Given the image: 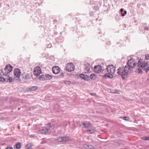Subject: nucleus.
<instances>
[{
  "label": "nucleus",
  "instance_id": "ddd939ff",
  "mask_svg": "<svg viewBox=\"0 0 149 149\" xmlns=\"http://www.w3.org/2000/svg\"><path fill=\"white\" fill-rule=\"evenodd\" d=\"M79 76L81 79L85 80L88 81L90 80L89 77L87 75L84 74H81Z\"/></svg>",
  "mask_w": 149,
  "mask_h": 149
},
{
  "label": "nucleus",
  "instance_id": "473e14b6",
  "mask_svg": "<svg viewBox=\"0 0 149 149\" xmlns=\"http://www.w3.org/2000/svg\"><path fill=\"white\" fill-rule=\"evenodd\" d=\"M143 139L145 140H149V137H144Z\"/></svg>",
  "mask_w": 149,
  "mask_h": 149
},
{
  "label": "nucleus",
  "instance_id": "6ab92c4d",
  "mask_svg": "<svg viewBox=\"0 0 149 149\" xmlns=\"http://www.w3.org/2000/svg\"><path fill=\"white\" fill-rule=\"evenodd\" d=\"M84 147L86 149H94L93 146L90 145H85L84 146Z\"/></svg>",
  "mask_w": 149,
  "mask_h": 149
},
{
  "label": "nucleus",
  "instance_id": "4468645a",
  "mask_svg": "<svg viewBox=\"0 0 149 149\" xmlns=\"http://www.w3.org/2000/svg\"><path fill=\"white\" fill-rule=\"evenodd\" d=\"M50 132H51V130L49 129H42L39 131V133L42 134H46Z\"/></svg>",
  "mask_w": 149,
  "mask_h": 149
},
{
  "label": "nucleus",
  "instance_id": "cd10ccee",
  "mask_svg": "<svg viewBox=\"0 0 149 149\" xmlns=\"http://www.w3.org/2000/svg\"><path fill=\"white\" fill-rule=\"evenodd\" d=\"M21 144L19 143H18L16 145V147L17 149H19L21 148Z\"/></svg>",
  "mask_w": 149,
  "mask_h": 149
},
{
  "label": "nucleus",
  "instance_id": "6e6552de",
  "mask_svg": "<svg viewBox=\"0 0 149 149\" xmlns=\"http://www.w3.org/2000/svg\"><path fill=\"white\" fill-rule=\"evenodd\" d=\"M33 72L34 75L38 76L40 75L41 72L40 68L39 67H36L35 68Z\"/></svg>",
  "mask_w": 149,
  "mask_h": 149
},
{
  "label": "nucleus",
  "instance_id": "20e7f679",
  "mask_svg": "<svg viewBox=\"0 0 149 149\" xmlns=\"http://www.w3.org/2000/svg\"><path fill=\"white\" fill-rule=\"evenodd\" d=\"M14 77L15 78L17 79H15L16 80H18L19 81L20 79H19V78L21 75V72L20 70L18 69H16L14 70Z\"/></svg>",
  "mask_w": 149,
  "mask_h": 149
},
{
  "label": "nucleus",
  "instance_id": "7c9ffc66",
  "mask_svg": "<svg viewBox=\"0 0 149 149\" xmlns=\"http://www.w3.org/2000/svg\"><path fill=\"white\" fill-rule=\"evenodd\" d=\"M5 81V78L0 77V81L3 82Z\"/></svg>",
  "mask_w": 149,
  "mask_h": 149
},
{
  "label": "nucleus",
  "instance_id": "393cba45",
  "mask_svg": "<svg viewBox=\"0 0 149 149\" xmlns=\"http://www.w3.org/2000/svg\"><path fill=\"white\" fill-rule=\"evenodd\" d=\"M37 88L38 87L36 86H32L30 88V90L31 91H33L37 89Z\"/></svg>",
  "mask_w": 149,
  "mask_h": 149
},
{
  "label": "nucleus",
  "instance_id": "c9c22d12",
  "mask_svg": "<svg viewBox=\"0 0 149 149\" xmlns=\"http://www.w3.org/2000/svg\"><path fill=\"white\" fill-rule=\"evenodd\" d=\"M149 29V27L147 26H145L144 27V29L146 30H148Z\"/></svg>",
  "mask_w": 149,
  "mask_h": 149
},
{
  "label": "nucleus",
  "instance_id": "423d86ee",
  "mask_svg": "<svg viewBox=\"0 0 149 149\" xmlns=\"http://www.w3.org/2000/svg\"><path fill=\"white\" fill-rule=\"evenodd\" d=\"M74 65L72 63H70L67 64L66 68L69 72L73 71L74 69Z\"/></svg>",
  "mask_w": 149,
  "mask_h": 149
},
{
  "label": "nucleus",
  "instance_id": "c85d7f7f",
  "mask_svg": "<svg viewBox=\"0 0 149 149\" xmlns=\"http://www.w3.org/2000/svg\"><path fill=\"white\" fill-rule=\"evenodd\" d=\"M64 82L66 84L70 85L72 84V83L70 81H64Z\"/></svg>",
  "mask_w": 149,
  "mask_h": 149
},
{
  "label": "nucleus",
  "instance_id": "f8f14e48",
  "mask_svg": "<svg viewBox=\"0 0 149 149\" xmlns=\"http://www.w3.org/2000/svg\"><path fill=\"white\" fill-rule=\"evenodd\" d=\"M60 68L58 66H54L52 68V70L54 73L55 74H58L60 71Z\"/></svg>",
  "mask_w": 149,
  "mask_h": 149
},
{
  "label": "nucleus",
  "instance_id": "2f4dec72",
  "mask_svg": "<svg viewBox=\"0 0 149 149\" xmlns=\"http://www.w3.org/2000/svg\"><path fill=\"white\" fill-rule=\"evenodd\" d=\"M46 125L47 126V127L48 128V129H49V128L50 127H52V126L51 125V123H49L47 124H46Z\"/></svg>",
  "mask_w": 149,
  "mask_h": 149
},
{
  "label": "nucleus",
  "instance_id": "bb28decb",
  "mask_svg": "<svg viewBox=\"0 0 149 149\" xmlns=\"http://www.w3.org/2000/svg\"><path fill=\"white\" fill-rule=\"evenodd\" d=\"M120 118L125 120H130V118L129 117L127 116L121 117H120Z\"/></svg>",
  "mask_w": 149,
  "mask_h": 149
},
{
  "label": "nucleus",
  "instance_id": "aec40b11",
  "mask_svg": "<svg viewBox=\"0 0 149 149\" xmlns=\"http://www.w3.org/2000/svg\"><path fill=\"white\" fill-rule=\"evenodd\" d=\"M32 146L33 145L32 143H29L25 147L26 149H32Z\"/></svg>",
  "mask_w": 149,
  "mask_h": 149
},
{
  "label": "nucleus",
  "instance_id": "1a4fd4ad",
  "mask_svg": "<svg viewBox=\"0 0 149 149\" xmlns=\"http://www.w3.org/2000/svg\"><path fill=\"white\" fill-rule=\"evenodd\" d=\"M102 68L100 65H98L95 66L94 68V70L95 73H99L102 72Z\"/></svg>",
  "mask_w": 149,
  "mask_h": 149
},
{
  "label": "nucleus",
  "instance_id": "9d476101",
  "mask_svg": "<svg viewBox=\"0 0 149 149\" xmlns=\"http://www.w3.org/2000/svg\"><path fill=\"white\" fill-rule=\"evenodd\" d=\"M92 125V124L91 123L87 121H85L83 122L80 125L81 126H83L84 127L86 128L90 127H91Z\"/></svg>",
  "mask_w": 149,
  "mask_h": 149
},
{
  "label": "nucleus",
  "instance_id": "39448f33",
  "mask_svg": "<svg viewBox=\"0 0 149 149\" xmlns=\"http://www.w3.org/2000/svg\"><path fill=\"white\" fill-rule=\"evenodd\" d=\"M107 71L113 75L115 72V68L113 65H109L107 67Z\"/></svg>",
  "mask_w": 149,
  "mask_h": 149
},
{
  "label": "nucleus",
  "instance_id": "9b49d317",
  "mask_svg": "<svg viewBox=\"0 0 149 149\" xmlns=\"http://www.w3.org/2000/svg\"><path fill=\"white\" fill-rule=\"evenodd\" d=\"M127 64L128 66L132 68L134 67L135 65L134 60L132 59H131L128 61Z\"/></svg>",
  "mask_w": 149,
  "mask_h": 149
},
{
  "label": "nucleus",
  "instance_id": "a878e982",
  "mask_svg": "<svg viewBox=\"0 0 149 149\" xmlns=\"http://www.w3.org/2000/svg\"><path fill=\"white\" fill-rule=\"evenodd\" d=\"M142 70L140 68H138L136 70V72L139 74L141 73L142 72Z\"/></svg>",
  "mask_w": 149,
  "mask_h": 149
},
{
  "label": "nucleus",
  "instance_id": "f3484780",
  "mask_svg": "<svg viewBox=\"0 0 149 149\" xmlns=\"http://www.w3.org/2000/svg\"><path fill=\"white\" fill-rule=\"evenodd\" d=\"M4 77H6L5 78V80L6 79L7 81L8 82H9L10 83L12 81H14V80L15 79H13L12 77H10L9 76H4Z\"/></svg>",
  "mask_w": 149,
  "mask_h": 149
},
{
  "label": "nucleus",
  "instance_id": "2eb2a0df",
  "mask_svg": "<svg viewBox=\"0 0 149 149\" xmlns=\"http://www.w3.org/2000/svg\"><path fill=\"white\" fill-rule=\"evenodd\" d=\"M103 78L105 79H107V78H110L111 79L113 77V75L109 73H106L104 75H103Z\"/></svg>",
  "mask_w": 149,
  "mask_h": 149
},
{
  "label": "nucleus",
  "instance_id": "7ed1b4c3",
  "mask_svg": "<svg viewBox=\"0 0 149 149\" xmlns=\"http://www.w3.org/2000/svg\"><path fill=\"white\" fill-rule=\"evenodd\" d=\"M138 65L139 68H141L143 70H146L148 64L147 62L145 60L140 58L138 61Z\"/></svg>",
  "mask_w": 149,
  "mask_h": 149
},
{
  "label": "nucleus",
  "instance_id": "0eeeda50",
  "mask_svg": "<svg viewBox=\"0 0 149 149\" xmlns=\"http://www.w3.org/2000/svg\"><path fill=\"white\" fill-rule=\"evenodd\" d=\"M52 78V75L49 74H46L43 75L39 78V79L40 80H49Z\"/></svg>",
  "mask_w": 149,
  "mask_h": 149
},
{
  "label": "nucleus",
  "instance_id": "f257e3e1",
  "mask_svg": "<svg viewBox=\"0 0 149 149\" xmlns=\"http://www.w3.org/2000/svg\"><path fill=\"white\" fill-rule=\"evenodd\" d=\"M128 65H126L123 69L119 67L117 70V74L121 75L123 79H125L127 76L130 70V68Z\"/></svg>",
  "mask_w": 149,
  "mask_h": 149
},
{
  "label": "nucleus",
  "instance_id": "412c9836",
  "mask_svg": "<svg viewBox=\"0 0 149 149\" xmlns=\"http://www.w3.org/2000/svg\"><path fill=\"white\" fill-rule=\"evenodd\" d=\"M63 142H67L70 140V138L68 136L63 137Z\"/></svg>",
  "mask_w": 149,
  "mask_h": 149
},
{
  "label": "nucleus",
  "instance_id": "f704fd0d",
  "mask_svg": "<svg viewBox=\"0 0 149 149\" xmlns=\"http://www.w3.org/2000/svg\"><path fill=\"white\" fill-rule=\"evenodd\" d=\"M146 68L147 69L146 70V72H147L149 70V67H147Z\"/></svg>",
  "mask_w": 149,
  "mask_h": 149
},
{
  "label": "nucleus",
  "instance_id": "5701e85b",
  "mask_svg": "<svg viewBox=\"0 0 149 149\" xmlns=\"http://www.w3.org/2000/svg\"><path fill=\"white\" fill-rule=\"evenodd\" d=\"M96 77V75L94 74H92L90 76V78L92 80H95Z\"/></svg>",
  "mask_w": 149,
  "mask_h": 149
},
{
  "label": "nucleus",
  "instance_id": "b1692460",
  "mask_svg": "<svg viewBox=\"0 0 149 149\" xmlns=\"http://www.w3.org/2000/svg\"><path fill=\"white\" fill-rule=\"evenodd\" d=\"M120 12H121V13L122 14V16H124L125 14H126L127 13V12L126 11H123V9L122 8H121L120 10Z\"/></svg>",
  "mask_w": 149,
  "mask_h": 149
},
{
  "label": "nucleus",
  "instance_id": "72a5a7b5",
  "mask_svg": "<svg viewBox=\"0 0 149 149\" xmlns=\"http://www.w3.org/2000/svg\"><path fill=\"white\" fill-rule=\"evenodd\" d=\"M12 147H7L5 149H13Z\"/></svg>",
  "mask_w": 149,
  "mask_h": 149
},
{
  "label": "nucleus",
  "instance_id": "a211bd4d",
  "mask_svg": "<svg viewBox=\"0 0 149 149\" xmlns=\"http://www.w3.org/2000/svg\"><path fill=\"white\" fill-rule=\"evenodd\" d=\"M92 69V68L91 66H88L86 67L84 69V71L85 73H90L91 72V69Z\"/></svg>",
  "mask_w": 149,
  "mask_h": 149
},
{
  "label": "nucleus",
  "instance_id": "dca6fc26",
  "mask_svg": "<svg viewBox=\"0 0 149 149\" xmlns=\"http://www.w3.org/2000/svg\"><path fill=\"white\" fill-rule=\"evenodd\" d=\"M95 129L94 127H92L90 129H88L86 132L88 133L91 134H92L94 133L95 131Z\"/></svg>",
  "mask_w": 149,
  "mask_h": 149
},
{
  "label": "nucleus",
  "instance_id": "c756f323",
  "mask_svg": "<svg viewBox=\"0 0 149 149\" xmlns=\"http://www.w3.org/2000/svg\"><path fill=\"white\" fill-rule=\"evenodd\" d=\"M145 59L146 60H149V55L148 54H145Z\"/></svg>",
  "mask_w": 149,
  "mask_h": 149
},
{
  "label": "nucleus",
  "instance_id": "4be33fe9",
  "mask_svg": "<svg viewBox=\"0 0 149 149\" xmlns=\"http://www.w3.org/2000/svg\"><path fill=\"white\" fill-rule=\"evenodd\" d=\"M55 140L56 141L60 142H63V137H58L55 139Z\"/></svg>",
  "mask_w": 149,
  "mask_h": 149
},
{
  "label": "nucleus",
  "instance_id": "f03ea898",
  "mask_svg": "<svg viewBox=\"0 0 149 149\" xmlns=\"http://www.w3.org/2000/svg\"><path fill=\"white\" fill-rule=\"evenodd\" d=\"M13 70V67L10 65H7L3 71L0 72L1 75L2 76H9L10 72Z\"/></svg>",
  "mask_w": 149,
  "mask_h": 149
}]
</instances>
